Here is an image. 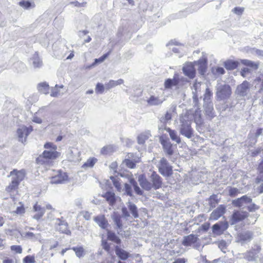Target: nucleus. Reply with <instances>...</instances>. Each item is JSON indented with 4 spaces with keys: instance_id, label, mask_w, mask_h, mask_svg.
Returning <instances> with one entry per match:
<instances>
[{
    "instance_id": "obj_42",
    "label": "nucleus",
    "mask_w": 263,
    "mask_h": 263,
    "mask_svg": "<svg viewBox=\"0 0 263 263\" xmlns=\"http://www.w3.org/2000/svg\"><path fill=\"white\" fill-rule=\"evenodd\" d=\"M194 118L195 122L197 124H200L202 123L201 119V111L199 109H197L195 111L194 114Z\"/></svg>"
},
{
    "instance_id": "obj_22",
    "label": "nucleus",
    "mask_w": 263,
    "mask_h": 263,
    "mask_svg": "<svg viewBox=\"0 0 263 263\" xmlns=\"http://www.w3.org/2000/svg\"><path fill=\"white\" fill-rule=\"evenodd\" d=\"M95 222L102 229L107 228L108 223L104 215H99L95 217Z\"/></svg>"
},
{
    "instance_id": "obj_60",
    "label": "nucleus",
    "mask_w": 263,
    "mask_h": 263,
    "mask_svg": "<svg viewBox=\"0 0 263 263\" xmlns=\"http://www.w3.org/2000/svg\"><path fill=\"white\" fill-rule=\"evenodd\" d=\"M218 248L223 253L226 252L227 250V244L224 241H221L218 243Z\"/></svg>"
},
{
    "instance_id": "obj_41",
    "label": "nucleus",
    "mask_w": 263,
    "mask_h": 263,
    "mask_svg": "<svg viewBox=\"0 0 263 263\" xmlns=\"http://www.w3.org/2000/svg\"><path fill=\"white\" fill-rule=\"evenodd\" d=\"M97 159L95 158H90L87 161L82 165L83 168L92 167L97 162Z\"/></svg>"
},
{
    "instance_id": "obj_50",
    "label": "nucleus",
    "mask_w": 263,
    "mask_h": 263,
    "mask_svg": "<svg viewBox=\"0 0 263 263\" xmlns=\"http://www.w3.org/2000/svg\"><path fill=\"white\" fill-rule=\"evenodd\" d=\"M130 183L133 184L135 192L139 195H142L143 192L140 188L137 185V183L134 180H130Z\"/></svg>"
},
{
    "instance_id": "obj_53",
    "label": "nucleus",
    "mask_w": 263,
    "mask_h": 263,
    "mask_svg": "<svg viewBox=\"0 0 263 263\" xmlns=\"http://www.w3.org/2000/svg\"><path fill=\"white\" fill-rule=\"evenodd\" d=\"M44 148L50 151H57V146L51 142H47L44 144Z\"/></svg>"
},
{
    "instance_id": "obj_3",
    "label": "nucleus",
    "mask_w": 263,
    "mask_h": 263,
    "mask_svg": "<svg viewBox=\"0 0 263 263\" xmlns=\"http://www.w3.org/2000/svg\"><path fill=\"white\" fill-rule=\"evenodd\" d=\"M60 154L57 151H50L48 149L44 151L36 159L37 163L44 164L46 163L48 160L54 159L58 158Z\"/></svg>"
},
{
    "instance_id": "obj_51",
    "label": "nucleus",
    "mask_w": 263,
    "mask_h": 263,
    "mask_svg": "<svg viewBox=\"0 0 263 263\" xmlns=\"http://www.w3.org/2000/svg\"><path fill=\"white\" fill-rule=\"evenodd\" d=\"M18 185V184H17L15 180H12L10 185L6 188V191L8 192H10L12 190H15Z\"/></svg>"
},
{
    "instance_id": "obj_5",
    "label": "nucleus",
    "mask_w": 263,
    "mask_h": 263,
    "mask_svg": "<svg viewBox=\"0 0 263 263\" xmlns=\"http://www.w3.org/2000/svg\"><path fill=\"white\" fill-rule=\"evenodd\" d=\"M182 244L185 247L193 246V248L199 249L201 245L197 236L190 234L183 237Z\"/></svg>"
},
{
    "instance_id": "obj_26",
    "label": "nucleus",
    "mask_w": 263,
    "mask_h": 263,
    "mask_svg": "<svg viewBox=\"0 0 263 263\" xmlns=\"http://www.w3.org/2000/svg\"><path fill=\"white\" fill-rule=\"evenodd\" d=\"M23 236L24 237L32 241L39 240L41 238V235L40 233H34L31 232L24 233Z\"/></svg>"
},
{
    "instance_id": "obj_1",
    "label": "nucleus",
    "mask_w": 263,
    "mask_h": 263,
    "mask_svg": "<svg viewBox=\"0 0 263 263\" xmlns=\"http://www.w3.org/2000/svg\"><path fill=\"white\" fill-rule=\"evenodd\" d=\"M179 132L180 134L188 139L194 136V130L191 127L192 120L187 114L182 115L180 117Z\"/></svg>"
},
{
    "instance_id": "obj_32",
    "label": "nucleus",
    "mask_w": 263,
    "mask_h": 263,
    "mask_svg": "<svg viewBox=\"0 0 263 263\" xmlns=\"http://www.w3.org/2000/svg\"><path fill=\"white\" fill-rule=\"evenodd\" d=\"M127 206L133 216L135 218H138L139 214L136 205L132 202L128 201Z\"/></svg>"
},
{
    "instance_id": "obj_34",
    "label": "nucleus",
    "mask_w": 263,
    "mask_h": 263,
    "mask_svg": "<svg viewBox=\"0 0 263 263\" xmlns=\"http://www.w3.org/2000/svg\"><path fill=\"white\" fill-rule=\"evenodd\" d=\"M204 107L206 114L210 118H213L214 114L213 112V107L212 103L204 104Z\"/></svg>"
},
{
    "instance_id": "obj_64",
    "label": "nucleus",
    "mask_w": 263,
    "mask_h": 263,
    "mask_svg": "<svg viewBox=\"0 0 263 263\" xmlns=\"http://www.w3.org/2000/svg\"><path fill=\"white\" fill-rule=\"evenodd\" d=\"M67 158L68 160L71 162L76 161L78 160L77 157L73 155V152L71 150L68 152Z\"/></svg>"
},
{
    "instance_id": "obj_55",
    "label": "nucleus",
    "mask_w": 263,
    "mask_h": 263,
    "mask_svg": "<svg viewBox=\"0 0 263 263\" xmlns=\"http://www.w3.org/2000/svg\"><path fill=\"white\" fill-rule=\"evenodd\" d=\"M210 203L213 206H215V204L218 203V200L217 198V196L215 195H213L210 196Z\"/></svg>"
},
{
    "instance_id": "obj_43",
    "label": "nucleus",
    "mask_w": 263,
    "mask_h": 263,
    "mask_svg": "<svg viewBox=\"0 0 263 263\" xmlns=\"http://www.w3.org/2000/svg\"><path fill=\"white\" fill-rule=\"evenodd\" d=\"M212 91L208 88H206L203 98L204 104L211 103V99L212 96Z\"/></svg>"
},
{
    "instance_id": "obj_29",
    "label": "nucleus",
    "mask_w": 263,
    "mask_h": 263,
    "mask_svg": "<svg viewBox=\"0 0 263 263\" xmlns=\"http://www.w3.org/2000/svg\"><path fill=\"white\" fill-rule=\"evenodd\" d=\"M103 197L106 199L109 204L113 205L116 201V197L114 193L111 192H107Z\"/></svg>"
},
{
    "instance_id": "obj_28",
    "label": "nucleus",
    "mask_w": 263,
    "mask_h": 263,
    "mask_svg": "<svg viewBox=\"0 0 263 263\" xmlns=\"http://www.w3.org/2000/svg\"><path fill=\"white\" fill-rule=\"evenodd\" d=\"M241 63L248 66V68H250L251 70H256L258 68L259 63L258 62H254L249 60H242Z\"/></svg>"
},
{
    "instance_id": "obj_27",
    "label": "nucleus",
    "mask_w": 263,
    "mask_h": 263,
    "mask_svg": "<svg viewBox=\"0 0 263 263\" xmlns=\"http://www.w3.org/2000/svg\"><path fill=\"white\" fill-rule=\"evenodd\" d=\"M172 119V115L171 113L167 112L164 117H162L161 118L160 121L161 123H162L161 125H159V130H163L164 128H166L165 127V124L167 122L171 121Z\"/></svg>"
},
{
    "instance_id": "obj_7",
    "label": "nucleus",
    "mask_w": 263,
    "mask_h": 263,
    "mask_svg": "<svg viewBox=\"0 0 263 263\" xmlns=\"http://www.w3.org/2000/svg\"><path fill=\"white\" fill-rule=\"evenodd\" d=\"M55 225L56 226L57 229L61 233L67 235L71 234V232L68 229L67 222L65 220H63L62 217L55 219Z\"/></svg>"
},
{
    "instance_id": "obj_15",
    "label": "nucleus",
    "mask_w": 263,
    "mask_h": 263,
    "mask_svg": "<svg viewBox=\"0 0 263 263\" xmlns=\"http://www.w3.org/2000/svg\"><path fill=\"white\" fill-rule=\"evenodd\" d=\"M160 142L165 153L168 156H172L174 153L173 144L168 140L160 139Z\"/></svg>"
},
{
    "instance_id": "obj_2",
    "label": "nucleus",
    "mask_w": 263,
    "mask_h": 263,
    "mask_svg": "<svg viewBox=\"0 0 263 263\" xmlns=\"http://www.w3.org/2000/svg\"><path fill=\"white\" fill-rule=\"evenodd\" d=\"M261 250V247L259 243H255L252 248L241 254V257L250 262H255L259 258V254Z\"/></svg>"
},
{
    "instance_id": "obj_44",
    "label": "nucleus",
    "mask_w": 263,
    "mask_h": 263,
    "mask_svg": "<svg viewBox=\"0 0 263 263\" xmlns=\"http://www.w3.org/2000/svg\"><path fill=\"white\" fill-rule=\"evenodd\" d=\"M212 232L214 234L216 235H220L223 234L224 232L221 229L220 227L219 226V224L216 223L214 224L212 227Z\"/></svg>"
},
{
    "instance_id": "obj_11",
    "label": "nucleus",
    "mask_w": 263,
    "mask_h": 263,
    "mask_svg": "<svg viewBox=\"0 0 263 263\" xmlns=\"http://www.w3.org/2000/svg\"><path fill=\"white\" fill-rule=\"evenodd\" d=\"M248 216V213L243 211H235L233 213L231 218V224H234L238 222L243 220Z\"/></svg>"
},
{
    "instance_id": "obj_18",
    "label": "nucleus",
    "mask_w": 263,
    "mask_h": 263,
    "mask_svg": "<svg viewBox=\"0 0 263 263\" xmlns=\"http://www.w3.org/2000/svg\"><path fill=\"white\" fill-rule=\"evenodd\" d=\"M10 175L12 177V180H15L19 184L20 182L24 178L25 173L24 170H14L10 172Z\"/></svg>"
},
{
    "instance_id": "obj_14",
    "label": "nucleus",
    "mask_w": 263,
    "mask_h": 263,
    "mask_svg": "<svg viewBox=\"0 0 263 263\" xmlns=\"http://www.w3.org/2000/svg\"><path fill=\"white\" fill-rule=\"evenodd\" d=\"M194 64L198 66L199 72L203 75L206 71L207 67V59L203 56L198 61L194 62Z\"/></svg>"
},
{
    "instance_id": "obj_58",
    "label": "nucleus",
    "mask_w": 263,
    "mask_h": 263,
    "mask_svg": "<svg viewBox=\"0 0 263 263\" xmlns=\"http://www.w3.org/2000/svg\"><path fill=\"white\" fill-rule=\"evenodd\" d=\"M23 263H34L35 262L34 257L28 255L23 259Z\"/></svg>"
},
{
    "instance_id": "obj_52",
    "label": "nucleus",
    "mask_w": 263,
    "mask_h": 263,
    "mask_svg": "<svg viewBox=\"0 0 263 263\" xmlns=\"http://www.w3.org/2000/svg\"><path fill=\"white\" fill-rule=\"evenodd\" d=\"M136 161H133L129 159H126L124 163L128 167L130 168H133L136 166Z\"/></svg>"
},
{
    "instance_id": "obj_19",
    "label": "nucleus",
    "mask_w": 263,
    "mask_h": 263,
    "mask_svg": "<svg viewBox=\"0 0 263 263\" xmlns=\"http://www.w3.org/2000/svg\"><path fill=\"white\" fill-rule=\"evenodd\" d=\"M67 179V176L65 173L60 172L59 174L52 177L50 183L52 184L62 183Z\"/></svg>"
},
{
    "instance_id": "obj_48",
    "label": "nucleus",
    "mask_w": 263,
    "mask_h": 263,
    "mask_svg": "<svg viewBox=\"0 0 263 263\" xmlns=\"http://www.w3.org/2000/svg\"><path fill=\"white\" fill-rule=\"evenodd\" d=\"M111 180L114 186L117 189L118 191H120L121 189V184L118 180V178L115 177L111 176L110 177Z\"/></svg>"
},
{
    "instance_id": "obj_49",
    "label": "nucleus",
    "mask_w": 263,
    "mask_h": 263,
    "mask_svg": "<svg viewBox=\"0 0 263 263\" xmlns=\"http://www.w3.org/2000/svg\"><path fill=\"white\" fill-rule=\"evenodd\" d=\"M72 250L75 252L77 256L81 257L84 254V249L82 247H73Z\"/></svg>"
},
{
    "instance_id": "obj_24",
    "label": "nucleus",
    "mask_w": 263,
    "mask_h": 263,
    "mask_svg": "<svg viewBox=\"0 0 263 263\" xmlns=\"http://www.w3.org/2000/svg\"><path fill=\"white\" fill-rule=\"evenodd\" d=\"M115 253L119 258L122 260H126L129 257V254L119 246L115 247Z\"/></svg>"
},
{
    "instance_id": "obj_21",
    "label": "nucleus",
    "mask_w": 263,
    "mask_h": 263,
    "mask_svg": "<svg viewBox=\"0 0 263 263\" xmlns=\"http://www.w3.org/2000/svg\"><path fill=\"white\" fill-rule=\"evenodd\" d=\"M138 181L141 186L146 191H149L153 188L152 183L149 182L143 175L139 177Z\"/></svg>"
},
{
    "instance_id": "obj_39",
    "label": "nucleus",
    "mask_w": 263,
    "mask_h": 263,
    "mask_svg": "<svg viewBox=\"0 0 263 263\" xmlns=\"http://www.w3.org/2000/svg\"><path fill=\"white\" fill-rule=\"evenodd\" d=\"M107 238L109 240L114 241L117 244H120L121 242L120 239L116 235L115 233L111 231H108Z\"/></svg>"
},
{
    "instance_id": "obj_16",
    "label": "nucleus",
    "mask_w": 263,
    "mask_h": 263,
    "mask_svg": "<svg viewBox=\"0 0 263 263\" xmlns=\"http://www.w3.org/2000/svg\"><path fill=\"white\" fill-rule=\"evenodd\" d=\"M151 180L153 182L152 183L153 188L155 190H157L161 187L162 184V179L156 172H153L152 174Z\"/></svg>"
},
{
    "instance_id": "obj_46",
    "label": "nucleus",
    "mask_w": 263,
    "mask_h": 263,
    "mask_svg": "<svg viewBox=\"0 0 263 263\" xmlns=\"http://www.w3.org/2000/svg\"><path fill=\"white\" fill-rule=\"evenodd\" d=\"M20 206H17L16 210L13 211L12 213L14 214H16L18 215H22L25 212V210L24 207V205L22 203V202H20Z\"/></svg>"
},
{
    "instance_id": "obj_23",
    "label": "nucleus",
    "mask_w": 263,
    "mask_h": 263,
    "mask_svg": "<svg viewBox=\"0 0 263 263\" xmlns=\"http://www.w3.org/2000/svg\"><path fill=\"white\" fill-rule=\"evenodd\" d=\"M164 129L168 133L170 137L173 141L176 142L178 144L181 143V138L176 130H173L170 127L164 128Z\"/></svg>"
},
{
    "instance_id": "obj_57",
    "label": "nucleus",
    "mask_w": 263,
    "mask_h": 263,
    "mask_svg": "<svg viewBox=\"0 0 263 263\" xmlns=\"http://www.w3.org/2000/svg\"><path fill=\"white\" fill-rule=\"evenodd\" d=\"M117 86L116 81L110 80L108 83L105 84V88L106 89H110Z\"/></svg>"
},
{
    "instance_id": "obj_25",
    "label": "nucleus",
    "mask_w": 263,
    "mask_h": 263,
    "mask_svg": "<svg viewBox=\"0 0 263 263\" xmlns=\"http://www.w3.org/2000/svg\"><path fill=\"white\" fill-rule=\"evenodd\" d=\"M33 210L35 212H36V213L33 216V218L36 220L40 219L44 214V209L42 208L40 205H38L37 203H35L34 204L33 206Z\"/></svg>"
},
{
    "instance_id": "obj_4",
    "label": "nucleus",
    "mask_w": 263,
    "mask_h": 263,
    "mask_svg": "<svg viewBox=\"0 0 263 263\" xmlns=\"http://www.w3.org/2000/svg\"><path fill=\"white\" fill-rule=\"evenodd\" d=\"M159 173L163 176L168 177L173 173L172 167L164 158H162L157 164Z\"/></svg>"
},
{
    "instance_id": "obj_17",
    "label": "nucleus",
    "mask_w": 263,
    "mask_h": 263,
    "mask_svg": "<svg viewBox=\"0 0 263 263\" xmlns=\"http://www.w3.org/2000/svg\"><path fill=\"white\" fill-rule=\"evenodd\" d=\"M225 211L226 208L223 205H219L216 209L212 212L210 215V219L213 220H217L225 213Z\"/></svg>"
},
{
    "instance_id": "obj_63",
    "label": "nucleus",
    "mask_w": 263,
    "mask_h": 263,
    "mask_svg": "<svg viewBox=\"0 0 263 263\" xmlns=\"http://www.w3.org/2000/svg\"><path fill=\"white\" fill-rule=\"evenodd\" d=\"M251 71V69L249 68H243L241 71V74L243 77H247L248 74L250 73Z\"/></svg>"
},
{
    "instance_id": "obj_38",
    "label": "nucleus",
    "mask_w": 263,
    "mask_h": 263,
    "mask_svg": "<svg viewBox=\"0 0 263 263\" xmlns=\"http://www.w3.org/2000/svg\"><path fill=\"white\" fill-rule=\"evenodd\" d=\"M31 60L34 68H40L42 66V62L37 54H34L31 58Z\"/></svg>"
},
{
    "instance_id": "obj_8",
    "label": "nucleus",
    "mask_w": 263,
    "mask_h": 263,
    "mask_svg": "<svg viewBox=\"0 0 263 263\" xmlns=\"http://www.w3.org/2000/svg\"><path fill=\"white\" fill-rule=\"evenodd\" d=\"M231 94V90L229 85H224L222 86H219L217 88V96L221 100L228 98Z\"/></svg>"
},
{
    "instance_id": "obj_35",
    "label": "nucleus",
    "mask_w": 263,
    "mask_h": 263,
    "mask_svg": "<svg viewBox=\"0 0 263 263\" xmlns=\"http://www.w3.org/2000/svg\"><path fill=\"white\" fill-rule=\"evenodd\" d=\"M37 89L41 93L47 94L48 93L49 86L47 83L43 82L38 84Z\"/></svg>"
},
{
    "instance_id": "obj_61",
    "label": "nucleus",
    "mask_w": 263,
    "mask_h": 263,
    "mask_svg": "<svg viewBox=\"0 0 263 263\" xmlns=\"http://www.w3.org/2000/svg\"><path fill=\"white\" fill-rule=\"evenodd\" d=\"M212 71L214 73L218 74H223L225 72L224 69L222 67H216L215 68H213Z\"/></svg>"
},
{
    "instance_id": "obj_62",
    "label": "nucleus",
    "mask_w": 263,
    "mask_h": 263,
    "mask_svg": "<svg viewBox=\"0 0 263 263\" xmlns=\"http://www.w3.org/2000/svg\"><path fill=\"white\" fill-rule=\"evenodd\" d=\"M124 189H125L126 194L129 196H132V187H131L130 185L127 183H125L124 184Z\"/></svg>"
},
{
    "instance_id": "obj_47",
    "label": "nucleus",
    "mask_w": 263,
    "mask_h": 263,
    "mask_svg": "<svg viewBox=\"0 0 263 263\" xmlns=\"http://www.w3.org/2000/svg\"><path fill=\"white\" fill-rule=\"evenodd\" d=\"M63 85H61L59 86L58 85H55L54 88H52L50 96L53 97H57L59 95V91L58 88H63Z\"/></svg>"
},
{
    "instance_id": "obj_37",
    "label": "nucleus",
    "mask_w": 263,
    "mask_h": 263,
    "mask_svg": "<svg viewBox=\"0 0 263 263\" xmlns=\"http://www.w3.org/2000/svg\"><path fill=\"white\" fill-rule=\"evenodd\" d=\"M238 62L233 60H228L224 62V66L228 70H233L237 67Z\"/></svg>"
},
{
    "instance_id": "obj_56",
    "label": "nucleus",
    "mask_w": 263,
    "mask_h": 263,
    "mask_svg": "<svg viewBox=\"0 0 263 263\" xmlns=\"http://www.w3.org/2000/svg\"><path fill=\"white\" fill-rule=\"evenodd\" d=\"M105 88V85H103L101 83H98L96 87V92L97 93H102Z\"/></svg>"
},
{
    "instance_id": "obj_31",
    "label": "nucleus",
    "mask_w": 263,
    "mask_h": 263,
    "mask_svg": "<svg viewBox=\"0 0 263 263\" xmlns=\"http://www.w3.org/2000/svg\"><path fill=\"white\" fill-rule=\"evenodd\" d=\"M201 83L196 81L192 87L193 99L196 100L198 99L199 91H200Z\"/></svg>"
},
{
    "instance_id": "obj_9",
    "label": "nucleus",
    "mask_w": 263,
    "mask_h": 263,
    "mask_svg": "<svg viewBox=\"0 0 263 263\" xmlns=\"http://www.w3.org/2000/svg\"><path fill=\"white\" fill-rule=\"evenodd\" d=\"M250 84L247 81L239 85L236 88V92L241 97L247 96L250 93Z\"/></svg>"
},
{
    "instance_id": "obj_12",
    "label": "nucleus",
    "mask_w": 263,
    "mask_h": 263,
    "mask_svg": "<svg viewBox=\"0 0 263 263\" xmlns=\"http://www.w3.org/2000/svg\"><path fill=\"white\" fill-rule=\"evenodd\" d=\"M182 71L184 75L190 79H193L195 77L196 70L192 63H185L182 67Z\"/></svg>"
},
{
    "instance_id": "obj_13",
    "label": "nucleus",
    "mask_w": 263,
    "mask_h": 263,
    "mask_svg": "<svg viewBox=\"0 0 263 263\" xmlns=\"http://www.w3.org/2000/svg\"><path fill=\"white\" fill-rule=\"evenodd\" d=\"M253 238V234L250 231L242 232L238 234L237 242L244 245L250 242Z\"/></svg>"
},
{
    "instance_id": "obj_45",
    "label": "nucleus",
    "mask_w": 263,
    "mask_h": 263,
    "mask_svg": "<svg viewBox=\"0 0 263 263\" xmlns=\"http://www.w3.org/2000/svg\"><path fill=\"white\" fill-rule=\"evenodd\" d=\"M19 5L24 9H29L31 7H34L35 6L34 3H31L26 0H23L21 2H20Z\"/></svg>"
},
{
    "instance_id": "obj_33",
    "label": "nucleus",
    "mask_w": 263,
    "mask_h": 263,
    "mask_svg": "<svg viewBox=\"0 0 263 263\" xmlns=\"http://www.w3.org/2000/svg\"><path fill=\"white\" fill-rule=\"evenodd\" d=\"M151 136V134L149 132H145L140 134L137 138L138 142L140 144H143L145 141L147 140Z\"/></svg>"
},
{
    "instance_id": "obj_36",
    "label": "nucleus",
    "mask_w": 263,
    "mask_h": 263,
    "mask_svg": "<svg viewBox=\"0 0 263 263\" xmlns=\"http://www.w3.org/2000/svg\"><path fill=\"white\" fill-rule=\"evenodd\" d=\"M163 101L159 97H155L154 96H152L147 100V103L149 105H159Z\"/></svg>"
},
{
    "instance_id": "obj_10",
    "label": "nucleus",
    "mask_w": 263,
    "mask_h": 263,
    "mask_svg": "<svg viewBox=\"0 0 263 263\" xmlns=\"http://www.w3.org/2000/svg\"><path fill=\"white\" fill-rule=\"evenodd\" d=\"M32 130L33 129L31 126H29V127L23 126L19 128L17 131L19 141L22 143L25 142L27 137Z\"/></svg>"
},
{
    "instance_id": "obj_54",
    "label": "nucleus",
    "mask_w": 263,
    "mask_h": 263,
    "mask_svg": "<svg viewBox=\"0 0 263 263\" xmlns=\"http://www.w3.org/2000/svg\"><path fill=\"white\" fill-rule=\"evenodd\" d=\"M259 209V206L256 205L255 203H253L251 202L248 205L247 209L249 212H255V211L258 210Z\"/></svg>"
},
{
    "instance_id": "obj_59",
    "label": "nucleus",
    "mask_w": 263,
    "mask_h": 263,
    "mask_svg": "<svg viewBox=\"0 0 263 263\" xmlns=\"http://www.w3.org/2000/svg\"><path fill=\"white\" fill-rule=\"evenodd\" d=\"M12 251L15 252L16 253L21 254L22 252V248L21 246L13 245L11 247Z\"/></svg>"
},
{
    "instance_id": "obj_30",
    "label": "nucleus",
    "mask_w": 263,
    "mask_h": 263,
    "mask_svg": "<svg viewBox=\"0 0 263 263\" xmlns=\"http://www.w3.org/2000/svg\"><path fill=\"white\" fill-rule=\"evenodd\" d=\"M111 217L117 227L119 229H122L123 224L121 220V216L119 214L114 212Z\"/></svg>"
},
{
    "instance_id": "obj_6",
    "label": "nucleus",
    "mask_w": 263,
    "mask_h": 263,
    "mask_svg": "<svg viewBox=\"0 0 263 263\" xmlns=\"http://www.w3.org/2000/svg\"><path fill=\"white\" fill-rule=\"evenodd\" d=\"M252 199L251 197L247 195L242 196L240 198H238L233 200L232 204L234 206L242 209L247 208L249 203L252 202Z\"/></svg>"
},
{
    "instance_id": "obj_20",
    "label": "nucleus",
    "mask_w": 263,
    "mask_h": 263,
    "mask_svg": "<svg viewBox=\"0 0 263 263\" xmlns=\"http://www.w3.org/2000/svg\"><path fill=\"white\" fill-rule=\"evenodd\" d=\"M180 79L177 74H175L173 79H167L164 82V87L165 89H171L173 86H176L178 85Z\"/></svg>"
},
{
    "instance_id": "obj_40",
    "label": "nucleus",
    "mask_w": 263,
    "mask_h": 263,
    "mask_svg": "<svg viewBox=\"0 0 263 263\" xmlns=\"http://www.w3.org/2000/svg\"><path fill=\"white\" fill-rule=\"evenodd\" d=\"M200 8V6H198L196 4H193L190 7L186 9L184 12L186 14L192 13L194 12L197 11Z\"/></svg>"
}]
</instances>
